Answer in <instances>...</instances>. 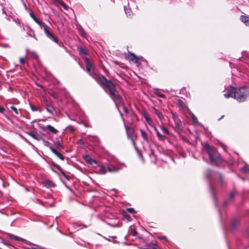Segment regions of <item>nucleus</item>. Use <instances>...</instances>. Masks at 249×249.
<instances>
[{
	"instance_id": "nucleus-1",
	"label": "nucleus",
	"mask_w": 249,
	"mask_h": 249,
	"mask_svg": "<svg viewBox=\"0 0 249 249\" xmlns=\"http://www.w3.org/2000/svg\"><path fill=\"white\" fill-rule=\"evenodd\" d=\"M96 81L101 84L106 90L107 93L109 94L110 97L115 101H118L123 102V99L121 96L117 92L115 89L116 85L110 80H107L105 76H96Z\"/></svg>"
},
{
	"instance_id": "nucleus-2",
	"label": "nucleus",
	"mask_w": 249,
	"mask_h": 249,
	"mask_svg": "<svg viewBox=\"0 0 249 249\" xmlns=\"http://www.w3.org/2000/svg\"><path fill=\"white\" fill-rule=\"evenodd\" d=\"M206 151L209 155L211 163L214 166H219L222 162V159L219 155H215L214 150L209 145L205 147Z\"/></svg>"
},
{
	"instance_id": "nucleus-3",
	"label": "nucleus",
	"mask_w": 249,
	"mask_h": 249,
	"mask_svg": "<svg viewBox=\"0 0 249 249\" xmlns=\"http://www.w3.org/2000/svg\"><path fill=\"white\" fill-rule=\"evenodd\" d=\"M234 99L240 102H244L249 96V89L245 87L234 88Z\"/></svg>"
},
{
	"instance_id": "nucleus-4",
	"label": "nucleus",
	"mask_w": 249,
	"mask_h": 249,
	"mask_svg": "<svg viewBox=\"0 0 249 249\" xmlns=\"http://www.w3.org/2000/svg\"><path fill=\"white\" fill-rule=\"evenodd\" d=\"M85 66L86 68L87 71L96 81V76H101L102 75H98L96 71L95 68L92 64L89 61L88 58H85Z\"/></svg>"
},
{
	"instance_id": "nucleus-5",
	"label": "nucleus",
	"mask_w": 249,
	"mask_h": 249,
	"mask_svg": "<svg viewBox=\"0 0 249 249\" xmlns=\"http://www.w3.org/2000/svg\"><path fill=\"white\" fill-rule=\"evenodd\" d=\"M44 31L46 36L51 40L57 43L60 47H61L63 44L58 42V40L55 35L50 32L51 29L47 25L43 27Z\"/></svg>"
},
{
	"instance_id": "nucleus-6",
	"label": "nucleus",
	"mask_w": 249,
	"mask_h": 249,
	"mask_svg": "<svg viewBox=\"0 0 249 249\" xmlns=\"http://www.w3.org/2000/svg\"><path fill=\"white\" fill-rule=\"evenodd\" d=\"M125 58L126 59L130 61H132L134 62L137 67H139L140 65V63L138 60V58L136 57V56L134 53H129L126 56Z\"/></svg>"
},
{
	"instance_id": "nucleus-7",
	"label": "nucleus",
	"mask_w": 249,
	"mask_h": 249,
	"mask_svg": "<svg viewBox=\"0 0 249 249\" xmlns=\"http://www.w3.org/2000/svg\"><path fill=\"white\" fill-rule=\"evenodd\" d=\"M124 127L127 131V137L128 139H130L132 142V145L135 148V149H137V146L136 145V143L135 142L133 138V137L130 136L128 134V131H130L132 133L133 132V130L129 127H127L125 124H124Z\"/></svg>"
},
{
	"instance_id": "nucleus-8",
	"label": "nucleus",
	"mask_w": 249,
	"mask_h": 249,
	"mask_svg": "<svg viewBox=\"0 0 249 249\" xmlns=\"http://www.w3.org/2000/svg\"><path fill=\"white\" fill-rule=\"evenodd\" d=\"M154 130L155 132L156 133L157 136L159 141L164 142L167 139V137L164 135L161 134L157 129L156 127H154Z\"/></svg>"
},
{
	"instance_id": "nucleus-9",
	"label": "nucleus",
	"mask_w": 249,
	"mask_h": 249,
	"mask_svg": "<svg viewBox=\"0 0 249 249\" xmlns=\"http://www.w3.org/2000/svg\"><path fill=\"white\" fill-rule=\"evenodd\" d=\"M121 167L119 165L115 166L112 164H110L107 166V171L109 172L116 173L118 172Z\"/></svg>"
},
{
	"instance_id": "nucleus-10",
	"label": "nucleus",
	"mask_w": 249,
	"mask_h": 249,
	"mask_svg": "<svg viewBox=\"0 0 249 249\" xmlns=\"http://www.w3.org/2000/svg\"><path fill=\"white\" fill-rule=\"evenodd\" d=\"M83 158L84 160L86 161L87 163L92 165L93 163L96 164V162L95 160L92 159L89 156V155H84L83 156Z\"/></svg>"
},
{
	"instance_id": "nucleus-11",
	"label": "nucleus",
	"mask_w": 249,
	"mask_h": 249,
	"mask_svg": "<svg viewBox=\"0 0 249 249\" xmlns=\"http://www.w3.org/2000/svg\"><path fill=\"white\" fill-rule=\"evenodd\" d=\"M230 92L229 93H225L224 94V96L226 98H228L230 97H232L234 98V87H232L231 86L229 87Z\"/></svg>"
},
{
	"instance_id": "nucleus-12",
	"label": "nucleus",
	"mask_w": 249,
	"mask_h": 249,
	"mask_svg": "<svg viewBox=\"0 0 249 249\" xmlns=\"http://www.w3.org/2000/svg\"><path fill=\"white\" fill-rule=\"evenodd\" d=\"M175 128H174V129H175V131L178 133H180L182 132V129L181 128V121H178L177 122H175Z\"/></svg>"
},
{
	"instance_id": "nucleus-13",
	"label": "nucleus",
	"mask_w": 249,
	"mask_h": 249,
	"mask_svg": "<svg viewBox=\"0 0 249 249\" xmlns=\"http://www.w3.org/2000/svg\"><path fill=\"white\" fill-rule=\"evenodd\" d=\"M46 110L50 114H53L55 111L54 107L51 104L45 105Z\"/></svg>"
},
{
	"instance_id": "nucleus-14",
	"label": "nucleus",
	"mask_w": 249,
	"mask_h": 249,
	"mask_svg": "<svg viewBox=\"0 0 249 249\" xmlns=\"http://www.w3.org/2000/svg\"><path fill=\"white\" fill-rule=\"evenodd\" d=\"M50 150L54 154H55L61 160H64L65 157L61 154H60L57 150H56L54 148L51 147Z\"/></svg>"
},
{
	"instance_id": "nucleus-15",
	"label": "nucleus",
	"mask_w": 249,
	"mask_h": 249,
	"mask_svg": "<svg viewBox=\"0 0 249 249\" xmlns=\"http://www.w3.org/2000/svg\"><path fill=\"white\" fill-rule=\"evenodd\" d=\"M140 131L141 132V136L142 137L143 141L146 142H148L149 140H148V135H147V133L146 132V131L142 129H141L140 130Z\"/></svg>"
},
{
	"instance_id": "nucleus-16",
	"label": "nucleus",
	"mask_w": 249,
	"mask_h": 249,
	"mask_svg": "<svg viewBox=\"0 0 249 249\" xmlns=\"http://www.w3.org/2000/svg\"><path fill=\"white\" fill-rule=\"evenodd\" d=\"M240 219L238 218H235L233 219L231 223V228L234 230L236 226L239 224Z\"/></svg>"
},
{
	"instance_id": "nucleus-17",
	"label": "nucleus",
	"mask_w": 249,
	"mask_h": 249,
	"mask_svg": "<svg viewBox=\"0 0 249 249\" xmlns=\"http://www.w3.org/2000/svg\"><path fill=\"white\" fill-rule=\"evenodd\" d=\"M188 112L189 114L191 116L193 122L197 124H198L199 125H202L201 124H200L197 118L195 116V115L190 111V109H188Z\"/></svg>"
},
{
	"instance_id": "nucleus-18",
	"label": "nucleus",
	"mask_w": 249,
	"mask_h": 249,
	"mask_svg": "<svg viewBox=\"0 0 249 249\" xmlns=\"http://www.w3.org/2000/svg\"><path fill=\"white\" fill-rule=\"evenodd\" d=\"M143 116L144 119L145 120V121H146V122L148 123V124L149 125H150V126H153V123L152 121L151 120V119L149 118L148 115L146 113H144L143 114Z\"/></svg>"
},
{
	"instance_id": "nucleus-19",
	"label": "nucleus",
	"mask_w": 249,
	"mask_h": 249,
	"mask_svg": "<svg viewBox=\"0 0 249 249\" xmlns=\"http://www.w3.org/2000/svg\"><path fill=\"white\" fill-rule=\"evenodd\" d=\"M46 128L51 132L53 134H56L58 132V130L54 128L53 126L50 124H48L46 126Z\"/></svg>"
},
{
	"instance_id": "nucleus-20",
	"label": "nucleus",
	"mask_w": 249,
	"mask_h": 249,
	"mask_svg": "<svg viewBox=\"0 0 249 249\" xmlns=\"http://www.w3.org/2000/svg\"><path fill=\"white\" fill-rule=\"evenodd\" d=\"M241 20L245 23L246 25H249V17L248 16H241L240 17Z\"/></svg>"
},
{
	"instance_id": "nucleus-21",
	"label": "nucleus",
	"mask_w": 249,
	"mask_h": 249,
	"mask_svg": "<svg viewBox=\"0 0 249 249\" xmlns=\"http://www.w3.org/2000/svg\"><path fill=\"white\" fill-rule=\"evenodd\" d=\"M107 171V168L104 165H100L99 166V173L101 174H105Z\"/></svg>"
},
{
	"instance_id": "nucleus-22",
	"label": "nucleus",
	"mask_w": 249,
	"mask_h": 249,
	"mask_svg": "<svg viewBox=\"0 0 249 249\" xmlns=\"http://www.w3.org/2000/svg\"><path fill=\"white\" fill-rule=\"evenodd\" d=\"M154 93L156 94L159 97L162 98H165L166 97L165 95L162 93L160 92L159 89H154Z\"/></svg>"
},
{
	"instance_id": "nucleus-23",
	"label": "nucleus",
	"mask_w": 249,
	"mask_h": 249,
	"mask_svg": "<svg viewBox=\"0 0 249 249\" xmlns=\"http://www.w3.org/2000/svg\"><path fill=\"white\" fill-rule=\"evenodd\" d=\"M52 165L55 167L61 173V174L64 177H66L65 174L64 172L62 170L61 167L58 164L55 163L54 162H52Z\"/></svg>"
},
{
	"instance_id": "nucleus-24",
	"label": "nucleus",
	"mask_w": 249,
	"mask_h": 249,
	"mask_svg": "<svg viewBox=\"0 0 249 249\" xmlns=\"http://www.w3.org/2000/svg\"><path fill=\"white\" fill-rule=\"evenodd\" d=\"M160 129L162 130V131L164 133H165L169 136L171 135L170 132L168 131V130L165 127H164L163 124L162 123L160 125Z\"/></svg>"
},
{
	"instance_id": "nucleus-25",
	"label": "nucleus",
	"mask_w": 249,
	"mask_h": 249,
	"mask_svg": "<svg viewBox=\"0 0 249 249\" xmlns=\"http://www.w3.org/2000/svg\"><path fill=\"white\" fill-rule=\"evenodd\" d=\"M30 106L31 110L33 111H38L39 112H41L42 111L41 108L37 106H34L33 105H30Z\"/></svg>"
},
{
	"instance_id": "nucleus-26",
	"label": "nucleus",
	"mask_w": 249,
	"mask_h": 249,
	"mask_svg": "<svg viewBox=\"0 0 249 249\" xmlns=\"http://www.w3.org/2000/svg\"><path fill=\"white\" fill-rule=\"evenodd\" d=\"M154 113L156 114L159 118L161 121L163 119V116L162 113L158 109H155Z\"/></svg>"
},
{
	"instance_id": "nucleus-27",
	"label": "nucleus",
	"mask_w": 249,
	"mask_h": 249,
	"mask_svg": "<svg viewBox=\"0 0 249 249\" xmlns=\"http://www.w3.org/2000/svg\"><path fill=\"white\" fill-rule=\"evenodd\" d=\"M78 32H79V35L83 37H86V34L84 31V30L83 29V28L81 27H80L79 28H78Z\"/></svg>"
},
{
	"instance_id": "nucleus-28",
	"label": "nucleus",
	"mask_w": 249,
	"mask_h": 249,
	"mask_svg": "<svg viewBox=\"0 0 249 249\" xmlns=\"http://www.w3.org/2000/svg\"><path fill=\"white\" fill-rule=\"evenodd\" d=\"M78 50L80 55H87V52L84 48L80 47Z\"/></svg>"
},
{
	"instance_id": "nucleus-29",
	"label": "nucleus",
	"mask_w": 249,
	"mask_h": 249,
	"mask_svg": "<svg viewBox=\"0 0 249 249\" xmlns=\"http://www.w3.org/2000/svg\"><path fill=\"white\" fill-rule=\"evenodd\" d=\"M29 135L32 137L33 139L36 140L37 141H40L41 139V137H38L32 132H30L28 133Z\"/></svg>"
},
{
	"instance_id": "nucleus-30",
	"label": "nucleus",
	"mask_w": 249,
	"mask_h": 249,
	"mask_svg": "<svg viewBox=\"0 0 249 249\" xmlns=\"http://www.w3.org/2000/svg\"><path fill=\"white\" fill-rule=\"evenodd\" d=\"M10 238L11 239H13V240H17V241H23L24 240L21 238H20V237L16 236H14V235H12L10 236Z\"/></svg>"
},
{
	"instance_id": "nucleus-31",
	"label": "nucleus",
	"mask_w": 249,
	"mask_h": 249,
	"mask_svg": "<svg viewBox=\"0 0 249 249\" xmlns=\"http://www.w3.org/2000/svg\"><path fill=\"white\" fill-rule=\"evenodd\" d=\"M58 2L63 6L64 9L67 10L68 9V6L62 1L58 0Z\"/></svg>"
},
{
	"instance_id": "nucleus-32",
	"label": "nucleus",
	"mask_w": 249,
	"mask_h": 249,
	"mask_svg": "<svg viewBox=\"0 0 249 249\" xmlns=\"http://www.w3.org/2000/svg\"><path fill=\"white\" fill-rule=\"evenodd\" d=\"M137 153V155L138 156V157L143 161L144 160V159H143V158L142 157V154L141 153V152H140V151H139L138 150V148L137 147V149H135Z\"/></svg>"
},
{
	"instance_id": "nucleus-33",
	"label": "nucleus",
	"mask_w": 249,
	"mask_h": 249,
	"mask_svg": "<svg viewBox=\"0 0 249 249\" xmlns=\"http://www.w3.org/2000/svg\"><path fill=\"white\" fill-rule=\"evenodd\" d=\"M173 119L174 121V122H177L178 121H180V120L179 119L178 115L175 113L172 114Z\"/></svg>"
},
{
	"instance_id": "nucleus-34",
	"label": "nucleus",
	"mask_w": 249,
	"mask_h": 249,
	"mask_svg": "<svg viewBox=\"0 0 249 249\" xmlns=\"http://www.w3.org/2000/svg\"><path fill=\"white\" fill-rule=\"evenodd\" d=\"M242 170L246 174H249V167L248 166H245L242 167Z\"/></svg>"
},
{
	"instance_id": "nucleus-35",
	"label": "nucleus",
	"mask_w": 249,
	"mask_h": 249,
	"mask_svg": "<svg viewBox=\"0 0 249 249\" xmlns=\"http://www.w3.org/2000/svg\"><path fill=\"white\" fill-rule=\"evenodd\" d=\"M124 10L127 16H130V10L129 9H127L126 6H124Z\"/></svg>"
},
{
	"instance_id": "nucleus-36",
	"label": "nucleus",
	"mask_w": 249,
	"mask_h": 249,
	"mask_svg": "<svg viewBox=\"0 0 249 249\" xmlns=\"http://www.w3.org/2000/svg\"><path fill=\"white\" fill-rule=\"evenodd\" d=\"M127 211L131 213H135L136 211L133 208H129L127 209Z\"/></svg>"
},
{
	"instance_id": "nucleus-37",
	"label": "nucleus",
	"mask_w": 249,
	"mask_h": 249,
	"mask_svg": "<svg viewBox=\"0 0 249 249\" xmlns=\"http://www.w3.org/2000/svg\"><path fill=\"white\" fill-rule=\"evenodd\" d=\"M10 108L11 109V110H12L13 111H14L15 112V113L17 114V115H18V110L17 108H16L14 106H11L10 107Z\"/></svg>"
},
{
	"instance_id": "nucleus-38",
	"label": "nucleus",
	"mask_w": 249,
	"mask_h": 249,
	"mask_svg": "<svg viewBox=\"0 0 249 249\" xmlns=\"http://www.w3.org/2000/svg\"><path fill=\"white\" fill-rule=\"evenodd\" d=\"M50 95L54 98L57 99L58 98V95L57 93L55 92H52L50 94Z\"/></svg>"
},
{
	"instance_id": "nucleus-39",
	"label": "nucleus",
	"mask_w": 249,
	"mask_h": 249,
	"mask_svg": "<svg viewBox=\"0 0 249 249\" xmlns=\"http://www.w3.org/2000/svg\"><path fill=\"white\" fill-rule=\"evenodd\" d=\"M55 145L57 146V147L60 148H63V146L61 144V143L60 141H58L56 142L55 143Z\"/></svg>"
},
{
	"instance_id": "nucleus-40",
	"label": "nucleus",
	"mask_w": 249,
	"mask_h": 249,
	"mask_svg": "<svg viewBox=\"0 0 249 249\" xmlns=\"http://www.w3.org/2000/svg\"><path fill=\"white\" fill-rule=\"evenodd\" d=\"M235 196V192H231L229 195V198L231 200H232Z\"/></svg>"
},
{
	"instance_id": "nucleus-41",
	"label": "nucleus",
	"mask_w": 249,
	"mask_h": 249,
	"mask_svg": "<svg viewBox=\"0 0 249 249\" xmlns=\"http://www.w3.org/2000/svg\"><path fill=\"white\" fill-rule=\"evenodd\" d=\"M152 249H160L158 246V245L156 243H152Z\"/></svg>"
},
{
	"instance_id": "nucleus-42",
	"label": "nucleus",
	"mask_w": 249,
	"mask_h": 249,
	"mask_svg": "<svg viewBox=\"0 0 249 249\" xmlns=\"http://www.w3.org/2000/svg\"><path fill=\"white\" fill-rule=\"evenodd\" d=\"M37 24H38V25H39L41 28H42V27H44V26H45V25H46L44 22H43L41 21V20H40V21H39V23H38Z\"/></svg>"
},
{
	"instance_id": "nucleus-43",
	"label": "nucleus",
	"mask_w": 249,
	"mask_h": 249,
	"mask_svg": "<svg viewBox=\"0 0 249 249\" xmlns=\"http://www.w3.org/2000/svg\"><path fill=\"white\" fill-rule=\"evenodd\" d=\"M30 16L31 17V18L34 19L36 18V17L34 15V13L32 11H31L29 13Z\"/></svg>"
},
{
	"instance_id": "nucleus-44",
	"label": "nucleus",
	"mask_w": 249,
	"mask_h": 249,
	"mask_svg": "<svg viewBox=\"0 0 249 249\" xmlns=\"http://www.w3.org/2000/svg\"><path fill=\"white\" fill-rule=\"evenodd\" d=\"M211 171L210 170H207L206 171V177L208 178H209L210 177V175L211 174Z\"/></svg>"
},
{
	"instance_id": "nucleus-45",
	"label": "nucleus",
	"mask_w": 249,
	"mask_h": 249,
	"mask_svg": "<svg viewBox=\"0 0 249 249\" xmlns=\"http://www.w3.org/2000/svg\"><path fill=\"white\" fill-rule=\"evenodd\" d=\"M27 35L28 36H30L31 37H32L33 38H34L36 40H37L36 37V36L34 34H31V33H27Z\"/></svg>"
},
{
	"instance_id": "nucleus-46",
	"label": "nucleus",
	"mask_w": 249,
	"mask_h": 249,
	"mask_svg": "<svg viewBox=\"0 0 249 249\" xmlns=\"http://www.w3.org/2000/svg\"><path fill=\"white\" fill-rule=\"evenodd\" d=\"M131 233L133 234V236H136L138 232L136 230L133 229L131 231Z\"/></svg>"
},
{
	"instance_id": "nucleus-47",
	"label": "nucleus",
	"mask_w": 249,
	"mask_h": 249,
	"mask_svg": "<svg viewBox=\"0 0 249 249\" xmlns=\"http://www.w3.org/2000/svg\"><path fill=\"white\" fill-rule=\"evenodd\" d=\"M19 61L21 64L23 65L25 63V61L23 58H20Z\"/></svg>"
},
{
	"instance_id": "nucleus-48",
	"label": "nucleus",
	"mask_w": 249,
	"mask_h": 249,
	"mask_svg": "<svg viewBox=\"0 0 249 249\" xmlns=\"http://www.w3.org/2000/svg\"><path fill=\"white\" fill-rule=\"evenodd\" d=\"M5 111V108L3 107H2L0 106V113H3Z\"/></svg>"
},
{
	"instance_id": "nucleus-49",
	"label": "nucleus",
	"mask_w": 249,
	"mask_h": 249,
	"mask_svg": "<svg viewBox=\"0 0 249 249\" xmlns=\"http://www.w3.org/2000/svg\"><path fill=\"white\" fill-rule=\"evenodd\" d=\"M125 218H126L128 221H130L131 217H130V216L129 215H128V214H125Z\"/></svg>"
},
{
	"instance_id": "nucleus-50",
	"label": "nucleus",
	"mask_w": 249,
	"mask_h": 249,
	"mask_svg": "<svg viewBox=\"0 0 249 249\" xmlns=\"http://www.w3.org/2000/svg\"><path fill=\"white\" fill-rule=\"evenodd\" d=\"M31 54L33 57H36L37 56V54L35 52H32Z\"/></svg>"
},
{
	"instance_id": "nucleus-51",
	"label": "nucleus",
	"mask_w": 249,
	"mask_h": 249,
	"mask_svg": "<svg viewBox=\"0 0 249 249\" xmlns=\"http://www.w3.org/2000/svg\"><path fill=\"white\" fill-rule=\"evenodd\" d=\"M123 110H124V111L126 113H127L128 112V109L124 106V107Z\"/></svg>"
},
{
	"instance_id": "nucleus-52",
	"label": "nucleus",
	"mask_w": 249,
	"mask_h": 249,
	"mask_svg": "<svg viewBox=\"0 0 249 249\" xmlns=\"http://www.w3.org/2000/svg\"><path fill=\"white\" fill-rule=\"evenodd\" d=\"M43 100H44V102L45 103V105H46V104H50V103H48V101H47V99L46 98H44L43 99Z\"/></svg>"
},
{
	"instance_id": "nucleus-53",
	"label": "nucleus",
	"mask_w": 249,
	"mask_h": 249,
	"mask_svg": "<svg viewBox=\"0 0 249 249\" xmlns=\"http://www.w3.org/2000/svg\"><path fill=\"white\" fill-rule=\"evenodd\" d=\"M37 24L39 23L40 20L36 18L33 19Z\"/></svg>"
},
{
	"instance_id": "nucleus-54",
	"label": "nucleus",
	"mask_w": 249,
	"mask_h": 249,
	"mask_svg": "<svg viewBox=\"0 0 249 249\" xmlns=\"http://www.w3.org/2000/svg\"><path fill=\"white\" fill-rule=\"evenodd\" d=\"M37 24L39 23L40 20L36 18L33 19Z\"/></svg>"
},
{
	"instance_id": "nucleus-55",
	"label": "nucleus",
	"mask_w": 249,
	"mask_h": 249,
	"mask_svg": "<svg viewBox=\"0 0 249 249\" xmlns=\"http://www.w3.org/2000/svg\"><path fill=\"white\" fill-rule=\"evenodd\" d=\"M159 238L160 239L167 240V238L165 236H161V237H159Z\"/></svg>"
},
{
	"instance_id": "nucleus-56",
	"label": "nucleus",
	"mask_w": 249,
	"mask_h": 249,
	"mask_svg": "<svg viewBox=\"0 0 249 249\" xmlns=\"http://www.w3.org/2000/svg\"><path fill=\"white\" fill-rule=\"evenodd\" d=\"M228 203H227V201H225V202H224L223 203V205L224 206H226L227 205Z\"/></svg>"
},
{
	"instance_id": "nucleus-57",
	"label": "nucleus",
	"mask_w": 249,
	"mask_h": 249,
	"mask_svg": "<svg viewBox=\"0 0 249 249\" xmlns=\"http://www.w3.org/2000/svg\"><path fill=\"white\" fill-rule=\"evenodd\" d=\"M2 13L4 14H6V12L5 11L4 8L2 9Z\"/></svg>"
},
{
	"instance_id": "nucleus-58",
	"label": "nucleus",
	"mask_w": 249,
	"mask_h": 249,
	"mask_svg": "<svg viewBox=\"0 0 249 249\" xmlns=\"http://www.w3.org/2000/svg\"><path fill=\"white\" fill-rule=\"evenodd\" d=\"M212 195H213V197L214 200V201H215V196L214 195H213V193L212 192Z\"/></svg>"
},
{
	"instance_id": "nucleus-59",
	"label": "nucleus",
	"mask_w": 249,
	"mask_h": 249,
	"mask_svg": "<svg viewBox=\"0 0 249 249\" xmlns=\"http://www.w3.org/2000/svg\"><path fill=\"white\" fill-rule=\"evenodd\" d=\"M82 226H83V228H87L88 227V226H86V225H83Z\"/></svg>"
},
{
	"instance_id": "nucleus-60",
	"label": "nucleus",
	"mask_w": 249,
	"mask_h": 249,
	"mask_svg": "<svg viewBox=\"0 0 249 249\" xmlns=\"http://www.w3.org/2000/svg\"><path fill=\"white\" fill-rule=\"evenodd\" d=\"M3 0H0V4H2V2H3Z\"/></svg>"
},
{
	"instance_id": "nucleus-61",
	"label": "nucleus",
	"mask_w": 249,
	"mask_h": 249,
	"mask_svg": "<svg viewBox=\"0 0 249 249\" xmlns=\"http://www.w3.org/2000/svg\"><path fill=\"white\" fill-rule=\"evenodd\" d=\"M223 117H224V115L222 116L221 117V118L218 119V120H220L221 118H223Z\"/></svg>"
},
{
	"instance_id": "nucleus-62",
	"label": "nucleus",
	"mask_w": 249,
	"mask_h": 249,
	"mask_svg": "<svg viewBox=\"0 0 249 249\" xmlns=\"http://www.w3.org/2000/svg\"><path fill=\"white\" fill-rule=\"evenodd\" d=\"M104 238H105L106 239H107V240H109V241H110V239H109V238H108V239H107V238H106V237H104Z\"/></svg>"
},
{
	"instance_id": "nucleus-63",
	"label": "nucleus",
	"mask_w": 249,
	"mask_h": 249,
	"mask_svg": "<svg viewBox=\"0 0 249 249\" xmlns=\"http://www.w3.org/2000/svg\"><path fill=\"white\" fill-rule=\"evenodd\" d=\"M245 249H249V246L246 247Z\"/></svg>"
},
{
	"instance_id": "nucleus-64",
	"label": "nucleus",
	"mask_w": 249,
	"mask_h": 249,
	"mask_svg": "<svg viewBox=\"0 0 249 249\" xmlns=\"http://www.w3.org/2000/svg\"><path fill=\"white\" fill-rule=\"evenodd\" d=\"M2 193L0 191V196H2Z\"/></svg>"
}]
</instances>
